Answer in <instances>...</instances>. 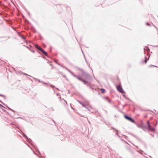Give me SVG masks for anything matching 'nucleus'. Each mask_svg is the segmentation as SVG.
I'll return each mask as SVG.
<instances>
[{
	"instance_id": "nucleus-6",
	"label": "nucleus",
	"mask_w": 158,
	"mask_h": 158,
	"mask_svg": "<svg viewBox=\"0 0 158 158\" xmlns=\"http://www.w3.org/2000/svg\"><path fill=\"white\" fill-rule=\"evenodd\" d=\"M102 93L103 94L105 93L106 92V90L104 89H100Z\"/></svg>"
},
{
	"instance_id": "nucleus-4",
	"label": "nucleus",
	"mask_w": 158,
	"mask_h": 158,
	"mask_svg": "<svg viewBox=\"0 0 158 158\" xmlns=\"http://www.w3.org/2000/svg\"><path fill=\"white\" fill-rule=\"evenodd\" d=\"M147 123L148 124V129L151 131H155V129L154 128L152 127L151 126L149 123L148 122H147Z\"/></svg>"
},
{
	"instance_id": "nucleus-3",
	"label": "nucleus",
	"mask_w": 158,
	"mask_h": 158,
	"mask_svg": "<svg viewBox=\"0 0 158 158\" xmlns=\"http://www.w3.org/2000/svg\"><path fill=\"white\" fill-rule=\"evenodd\" d=\"M117 89L119 92L121 93H124V91L123 90L122 87L120 85L117 86Z\"/></svg>"
},
{
	"instance_id": "nucleus-2",
	"label": "nucleus",
	"mask_w": 158,
	"mask_h": 158,
	"mask_svg": "<svg viewBox=\"0 0 158 158\" xmlns=\"http://www.w3.org/2000/svg\"><path fill=\"white\" fill-rule=\"evenodd\" d=\"M124 117L126 119L129 121H130L134 123H135L134 120L131 118L127 116V115H124Z\"/></svg>"
},
{
	"instance_id": "nucleus-9",
	"label": "nucleus",
	"mask_w": 158,
	"mask_h": 158,
	"mask_svg": "<svg viewBox=\"0 0 158 158\" xmlns=\"http://www.w3.org/2000/svg\"><path fill=\"white\" fill-rule=\"evenodd\" d=\"M146 24H147V25L148 26H150V25H149V23H146Z\"/></svg>"
},
{
	"instance_id": "nucleus-8",
	"label": "nucleus",
	"mask_w": 158,
	"mask_h": 158,
	"mask_svg": "<svg viewBox=\"0 0 158 158\" xmlns=\"http://www.w3.org/2000/svg\"><path fill=\"white\" fill-rule=\"evenodd\" d=\"M155 66H154V65H150L149 66V67L152 68V67H155Z\"/></svg>"
},
{
	"instance_id": "nucleus-5",
	"label": "nucleus",
	"mask_w": 158,
	"mask_h": 158,
	"mask_svg": "<svg viewBox=\"0 0 158 158\" xmlns=\"http://www.w3.org/2000/svg\"><path fill=\"white\" fill-rule=\"evenodd\" d=\"M78 79L83 82L84 84H87V85H89V83L88 82L85 81L84 80L80 78H78Z\"/></svg>"
},
{
	"instance_id": "nucleus-7",
	"label": "nucleus",
	"mask_w": 158,
	"mask_h": 158,
	"mask_svg": "<svg viewBox=\"0 0 158 158\" xmlns=\"http://www.w3.org/2000/svg\"><path fill=\"white\" fill-rule=\"evenodd\" d=\"M145 59L144 60V62L145 63H146L148 60V59L147 58L145 57Z\"/></svg>"
},
{
	"instance_id": "nucleus-1",
	"label": "nucleus",
	"mask_w": 158,
	"mask_h": 158,
	"mask_svg": "<svg viewBox=\"0 0 158 158\" xmlns=\"http://www.w3.org/2000/svg\"><path fill=\"white\" fill-rule=\"evenodd\" d=\"M35 47L38 50L41 52L44 55L46 56L47 55V53L46 52H45L42 48L37 44H36L35 45Z\"/></svg>"
}]
</instances>
